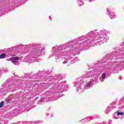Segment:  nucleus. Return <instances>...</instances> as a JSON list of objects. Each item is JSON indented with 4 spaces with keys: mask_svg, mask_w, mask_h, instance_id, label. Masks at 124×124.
<instances>
[{
    "mask_svg": "<svg viewBox=\"0 0 124 124\" xmlns=\"http://www.w3.org/2000/svg\"><path fill=\"white\" fill-rule=\"evenodd\" d=\"M11 61L12 62H13L15 64L16 62H18V61H19V57H12L11 58Z\"/></svg>",
    "mask_w": 124,
    "mask_h": 124,
    "instance_id": "423d86ee",
    "label": "nucleus"
},
{
    "mask_svg": "<svg viewBox=\"0 0 124 124\" xmlns=\"http://www.w3.org/2000/svg\"><path fill=\"white\" fill-rule=\"evenodd\" d=\"M0 72H1V71H0Z\"/></svg>",
    "mask_w": 124,
    "mask_h": 124,
    "instance_id": "c85d7f7f",
    "label": "nucleus"
},
{
    "mask_svg": "<svg viewBox=\"0 0 124 124\" xmlns=\"http://www.w3.org/2000/svg\"><path fill=\"white\" fill-rule=\"evenodd\" d=\"M39 62V60H38V59H32V62Z\"/></svg>",
    "mask_w": 124,
    "mask_h": 124,
    "instance_id": "dca6fc26",
    "label": "nucleus"
},
{
    "mask_svg": "<svg viewBox=\"0 0 124 124\" xmlns=\"http://www.w3.org/2000/svg\"><path fill=\"white\" fill-rule=\"evenodd\" d=\"M92 83H93V82L92 81V80L87 82L86 83V89H87V88H91V86H92Z\"/></svg>",
    "mask_w": 124,
    "mask_h": 124,
    "instance_id": "9d476101",
    "label": "nucleus"
},
{
    "mask_svg": "<svg viewBox=\"0 0 124 124\" xmlns=\"http://www.w3.org/2000/svg\"><path fill=\"white\" fill-rule=\"evenodd\" d=\"M5 56H6V54L5 53L1 54V55H0V59H3V58H4Z\"/></svg>",
    "mask_w": 124,
    "mask_h": 124,
    "instance_id": "ddd939ff",
    "label": "nucleus"
},
{
    "mask_svg": "<svg viewBox=\"0 0 124 124\" xmlns=\"http://www.w3.org/2000/svg\"><path fill=\"white\" fill-rule=\"evenodd\" d=\"M115 108V107H114V108Z\"/></svg>",
    "mask_w": 124,
    "mask_h": 124,
    "instance_id": "7c9ffc66",
    "label": "nucleus"
},
{
    "mask_svg": "<svg viewBox=\"0 0 124 124\" xmlns=\"http://www.w3.org/2000/svg\"><path fill=\"white\" fill-rule=\"evenodd\" d=\"M59 93H61V91H60Z\"/></svg>",
    "mask_w": 124,
    "mask_h": 124,
    "instance_id": "c756f323",
    "label": "nucleus"
},
{
    "mask_svg": "<svg viewBox=\"0 0 124 124\" xmlns=\"http://www.w3.org/2000/svg\"><path fill=\"white\" fill-rule=\"evenodd\" d=\"M16 90H17V88L15 87L14 85H11L9 87V92H14V91H16Z\"/></svg>",
    "mask_w": 124,
    "mask_h": 124,
    "instance_id": "6e6552de",
    "label": "nucleus"
},
{
    "mask_svg": "<svg viewBox=\"0 0 124 124\" xmlns=\"http://www.w3.org/2000/svg\"><path fill=\"white\" fill-rule=\"evenodd\" d=\"M107 11H108V12H109V11H108V9H107Z\"/></svg>",
    "mask_w": 124,
    "mask_h": 124,
    "instance_id": "bb28decb",
    "label": "nucleus"
},
{
    "mask_svg": "<svg viewBox=\"0 0 124 124\" xmlns=\"http://www.w3.org/2000/svg\"><path fill=\"white\" fill-rule=\"evenodd\" d=\"M3 106V102H1L0 103V107H2Z\"/></svg>",
    "mask_w": 124,
    "mask_h": 124,
    "instance_id": "a211bd4d",
    "label": "nucleus"
},
{
    "mask_svg": "<svg viewBox=\"0 0 124 124\" xmlns=\"http://www.w3.org/2000/svg\"><path fill=\"white\" fill-rule=\"evenodd\" d=\"M105 77H106V74L105 73H104L102 74V78L103 79H105Z\"/></svg>",
    "mask_w": 124,
    "mask_h": 124,
    "instance_id": "4468645a",
    "label": "nucleus"
},
{
    "mask_svg": "<svg viewBox=\"0 0 124 124\" xmlns=\"http://www.w3.org/2000/svg\"><path fill=\"white\" fill-rule=\"evenodd\" d=\"M78 85V82H76V83L75 84V86L76 87Z\"/></svg>",
    "mask_w": 124,
    "mask_h": 124,
    "instance_id": "b1692460",
    "label": "nucleus"
},
{
    "mask_svg": "<svg viewBox=\"0 0 124 124\" xmlns=\"http://www.w3.org/2000/svg\"><path fill=\"white\" fill-rule=\"evenodd\" d=\"M108 124H112V121H111V120H109Z\"/></svg>",
    "mask_w": 124,
    "mask_h": 124,
    "instance_id": "4be33fe9",
    "label": "nucleus"
},
{
    "mask_svg": "<svg viewBox=\"0 0 124 124\" xmlns=\"http://www.w3.org/2000/svg\"><path fill=\"white\" fill-rule=\"evenodd\" d=\"M123 109H124V106L119 107V109L117 111V115L118 116H123L124 115V111Z\"/></svg>",
    "mask_w": 124,
    "mask_h": 124,
    "instance_id": "39448f33",
    "label": "nucleus"
},
{
    "mask_svg": "<svg viewBox=\"0 0 124 124\" xmlns=\"http://www.w3.org/2000/svg\"><path fill=\"white\" fill-rule=\"evenodd\" d=\"M59 89H61L62 88V85H60L59 87H58Z\"/></svg>",
    "mask_w": 124,
    "mask_h": 124,
    "instance_id": "393cba45",
    "label": "nucleus"
},
{
    "mask_svg": "<svg viewBox=\"0 0 124 124\" xmlns=\"http://www.w3.org/2000/svg\"><path fill=\"white\" fill-rule=\"evenodd\" d=\"M91 120H92V118L87 117L86 118H84V119H82L81 120V122L82 124H86V123H88V122H90V121H91Z\"/></svg>",
    "mask_w": 124,
    "mask_h": 124,
    "instance_id": "0eeeda50",
    "label": "nucleus"
},
{
    "mask_svg": "<svg viewBox=\"0 0 124 124\" xmlns=\"http://www.w3.org/2000/svg\"><path fill=\"white\" fill-rule=\"evenodd\" d=\"M82 0H78V5H83L84 4L83 2L81 3Z\"/></svg>",
    "mask_w": 124,
    "mask_h": 124,
    "instance_id": "2eb2a0df",
    "label": "nucleus"
},
{
    "mask_svg": "<svg viewBox=\"0 0 124 124\" xmlns=\"http://www.w3.org/2000/svg\"><path fill=\"white\" fill-rule=\"evenodd\" d=\"M68 62V61H64L63 62V63L64 64H65V63H67V62Z\"/></svg>",
    "mask_w": 124,
    "mask_h": 124,
    "instance_id": "412c9836",
    "label": "nucleus"
},
{
    "mask_svg": "<svg viewBox=\"0 0 124 124\" xmlns=\"http://www.w3.org/2000/svg\"><path fill=\"white\" fill-rule=\"evenodd\" d=\"M64 54H67V52H66V51L64 52Z\"/></svg>",
    "mask_w": 124,
    "mask_h": 124,
    "instance_id": "a878e982",
    "label": "nucleus"
},
{
    "mask_svg": "<svg viewBox=\"0 0 124 124\" xmlns=\"http://www.w3.org/2000/svg\"><path fill=\"white\" fill-rule=\"evenodd\" d=\"M77 61H78V58H76L75 59H74V62H77Z\"/></svg>",
    "mask_w": 124,
    "mask_h": 124,
    "instance_id": "6ab92c4d",
    "label": "nucleus"
},
{
    "mask_svg": "<svg viewBox=\"0 0 124 124\" xmlns=\"http://www.w3.org/2000/svg\"><path fill=\"white\" fill-rule=\"evenodd\" d=\"M110 111H111V108H107L106 110L105 111V114H107L108 115V114L109 112H110Z\"/></svg>",
    "mask_w": 124,
    "mask_h": 124,
    "instance_id": "9b49d317",
    "label": "nucleus"
},
{
    "mask_svg": "<svg viewBox=\"0 0 124 124\" xmlns=\"http://www.w3.org/2000/svg\"><path fill=\"white\" fill-rule=\"evenodd\" d=\"M42 51V48H41V46L40 45H38L37 47L34 48L32 51V55L35 56L36 55H40L41 54V52Z\"/></svg>",
    "mask_w": 124,
    "mask_h": 124,
    "instance_id": "20e7f679",
    "label": "nucleus"
},
{
    "mask_svg": "<svg viewBox=\"0 0 124 124\" xmlns=\"http://www.w3.org/2000/svg\"><path fill=\"white\" fill-rule=\"evenodd\" d=\"M109 16V17L110 19H114V18H116V16L113 14H110V15H108Z\"/></svg>",
    "mask_w": 124,
    "mask_h": 124,
    "instance_id": "f8f14e48",
    "label": "nucleus"
},
{
    "mask_svg": "<svg viewBox=\"0 0 124 124\" xmlns=\"http://www.w3.org/2000/svg\"><path fill=\"white\" fill-rule=\"evenodd\" d=\"M115 118V119H118V118H116V117H114Z\"/></svg>",
    "mask_w": 124,
    "mask_h": 124,
    "instance_id": "cd10ccee",
    "label": "nucleus"
},
{
    "mask_svg": "<svg viewBox=\"0 0 124 124\" xmlns=\"http://www.w3.org/2000/svg\"><path fill=\"white\" fill-rule=\"evenodd\" d=\"M40 101L41 102H44V98H42V99L40 100Z\"/></svg>",
    "mask_w": 124,
    "mask_h": 124,
    "instance_id": "aec40b11",
    "label": "nucleus"
},
{
    "mask_svg": "<svg viewBox=\"0 0 124 124\" xmlns=\"http://www.w3.org/2000/svg\"><path fill=\"white\" fill-rule=\"evenodd\" d=\"M120 100L121 101H124V96Z\"/></svg>",
    "mask_w": 124,
    "mask_h": 124,
    "instance_id": "5701e85b",
    "label": "nucleus"
},
{
    "mask_svg": "<svg viewBox=\"0 0 124 124\" xmlns=\"http://www.w3.org/2000/svg\"><path fill=\"white\" fill-rule=\"evenodd\" d=\"M79 52V50L77 49L76 50V48L74 47V48L71 49L69 51V53H68V56H69L68 59L70 60V59H72V57L73 56H75V55H77V54H78V52Z\"/></svg>",
    "mask_w": 124,
    "mask_h": 124,
    "instance_id": "7ed1b4c3",
    "label": "nucleus"
},
{
    "mask_svg": "<svg viewBox=\"0 0 124 124\" xmlns=\"http://www.w3.org/2000/svg\"><path fill=\"white\" fill-rule=\"evenodd\" d=\"M58 89H59V87H58V86H57V85H55L54 86V90H57V89H58Z\"/></svg>",
    "mask_w": 124,
    "mask_h": 124,
    "instance_id": "f3484780",
    "label": "nucleus"
},
{
    "mask_svg": "<svg viewBox=\"0 0 124 124\" xmlns=\"http://www.w3.org/2000/svg\"><path fill=\"white\" fill-rule=\"evenodd\" d=\"M93 75V72L87 73H86V75L84 76L83 78H85V77H86L87 78H88V77H92Z\"/></svg>",
    "mask_w": 124,
    "mask_h": 124,
    "instance_id": "1a4fd4ad",
    "label": "nucleus"
},
{
    "mask_svg": "<svg viewBox=\"0 0 124 124\" xmlns=\"http://www.w3.org/2000/svg\"><path fill=\"white\" fill-rule=\"evenodd\" d=\"M64 48V46H54L52 48V53L51 54V57H54L55 56V60L56 62H59L62 59V57H63V55L64 54L61 53L60 52V50H62V49H63Z\"/></svg>",
    "mask_w": 124,
    "mask_h": 124,
    "instance_id": "f03ea898",
    "label": "nucleus"
},
{
    "mask_svg": "<svg viewBox=\"0 0 124 124\" xmlns=\"http://www.w3.org/2000/svg\"><path fill=\"white\" fill-rule=\"evenodd\" d=\"M108 33V32L106 30L101 31L99 35H98V33L96 32V31H92L87 34L85 38L92 43H94L101 45L102 43H104V41L107 39V37H108L107 34Z\"/></svg>",
    "mask_w": 124,
    "mask_h": 124,
    "instance_id": "f257e3e1",
    "label": "nucleus"
}]
</instances>
